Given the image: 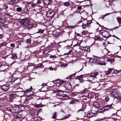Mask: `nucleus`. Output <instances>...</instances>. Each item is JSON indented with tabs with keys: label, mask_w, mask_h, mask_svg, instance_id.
Masks as SVG:
<instances>
[{
	"label": "nucleus",
	"mask_w": 121,
	"mask_h": 121,
	"mask_svg": "<svg viewBox=\"0 0 121 121\" xmlns=\"http://www.w3.org/2000/svg\"><path fill=\"white\" fill-rule=\"evenodd\" d=\"M64 82L63 84L66 83V85L65 86L66 88L69 90H70L72 89V87L71 84L70 83L67 82Z\"/></svg>",
	"instance_id": "obj_7"
},
{
	"label": "nucleus",
	"mask_w": 121,
	"mask_h": 121,
	"mask_svg": "<svg viewBox=\"0 0 121 121\" xmlns=\"http://www.w3.org/2000/svg\"><path fill=\"white\" fill-rule=\"evenodd\" d=\"M87 92V90L86 88H85L83 90H82V92L83 93H85Z\"/></svg>",
	"instance_id": "obj_37"
},
{
	"label": "nucleus",
	"mask_w": 121,
	"mask_h": 121,
	"mask_svg": "<svg viewBox=\"0 0 121 121\" xmlns=\"http://www.w3.org/2000/svg\"><path fill=\"white\" fill-rule=\"evenodd\" d=\"M110 95L112 97H114L115 99L117 98L118 95V93L116 91L114 90L111 93Z\"/></svg>",
	"instance_id": "obj_5"
},
{
	"label": "nucleus",
	"mask_w": 121,
	"mask_h": 121,
	"mask_svg": "<svg viewBox=\"0 0 121 121\" xmlns=\"http://www.w3.org/2000/svg\"><path fill=\"white\" fill-rule=\"evenodd\" d=\"M105 110V108H104V107L98 109L97 110V112H98L101 113L104 112Z\"/></svg>",
	"instance_id": "obj_21"
},
{
	"label": "nucleus",
	"mask_w": 121,
	"mask_h": 121,
	"mask_svg": "<svg viewBox=\"0 0 121 121\" xmlns=\"http://www.w3.org/2000/svg\"><path fill=\"white\" fill-rule=\"evenodd\" d=\"M12 113H15L19 112L20 111L21 108L18 107H13Z\"/></svg>",
	"instance_id": "obj_6"
},
{
	"label": "nucleus",
	"mask_w": 121,
	"mask_h": 121,
	"mask_svg": "<svg viewBox=\"0 0 121 121\" xmlns=\"http://www.w3.org/2000/svg\"><path fill=\"white\" fill-rule=\"evenodd\" d=\"M75 74H72L71 75H70L69 77H68L67 78V79H70L72 77H74L75 76L74 75Z\"/></svg>",
	"instance_id": "obj_39"
},
{
	"label": "nucleus",
	"mask_w": 121,
	"mask_h": 121,
	"mask_svg": "<svg viewBox=\"0 0 121 121\" xmlns=\"http://www.w3.org/2000/svg\"><path fill=\"white\" fill-rule=\"evenodd\" d=\"M8 7V6L7 5H4L3 7V9H5L6 10L7 9Z\"/></svg>",
	"instance_id": "obj_50"
},
{
	"label": "nucleus",
	"mask_w": 121,
	"mask_h": 121,
	"mask_svg": "<svg viewBox=\"0 0 121 121\" xmlns=\"http://www.w3.org/2000/svg\"><path fill=\"white\" fill-rule=\"evenodd\" d=\"M97 64L100 65H105V63H103L102 62H98Z\"/></svg>",
	"instance_id": "obj_48"
},
{
	"label": "nucleus",
	"mask_w": 121,
	"mask_h": 121,
	"mask_svg": "<svg viewBox=\"0 0 121 121\" xmlns=\"http://www.w3.org/2000/svg\"><path fill=\"white\" fill-rule=\"evenodd\" d=\"M17 96V95L14 93H12V94L10 95V98L11 99H13V98H15Z\"/></svg>",
	"instance_id": "obj_15"
},
{
	"label": "nucleus",
	"mask_w": 121,
	"mask_h": 121,
	"mask_svg": "<svg viewBox=\"0 0 121 121\" xmlns=\"http://www.w3.org/2000/svg\"><path fill=\"white\" fill-rule=\"evenodd\" d=\"M32 90V87L31 86L30 88L26 90V91L27 92H29L30 91Z\"/></svg>",
	"instance_id": "obj_49"
},
{
	"label": "nucleus",
	"mask_w": 121,
	"mask_h": 121,
	"mask_svg": "<svg viewBox=\"0 0 121 121\" xmlns=\"http://www.w3.org/2000/svg\"><path fill=\"white\" fill-rule=\"evenodd\" d=\"M79 81L80 83H83V82H84V81H84L83 80V79H81V80H80Z\"/></svg>",
	"instance_id": "obj_56"
},
{
	"label": "nucleus",
	"mask_w": 121,
	"mask_h": 121,
	"mask_svg": "<svg viewBox=\"0 0 121 121\" xmlns=\"http://www.w3.org/2000/svg\"><path fill=\"white\" fill-rule=\"evenodd\" d=\"M95 39L97 40H99L100 39L99 38L97 37H95Z\"/></svg>",
	"instance_id": "obj_55"
},
{
	"label": "nucleus",
	"mask_w": 121,
	"mask_h": 121,
	"mask_svg": "<svg viewBox=\"0 0 121 121\" xmlns=\"http://www.w3.org/2000/svg\"><path fill=\"white\" fill-rule=\"evenodd\" d=\"M10 45L11 47H14L15 46V45L14 43H11L10 44Z\"/></svg>",
	"instance_id": "obj_60"
},
{
	"label": "nucleus",
	"mask_w": 121,
	"mask_h": 121,
	"mask_svg": "<svg viewBox=\"0 0 121 121\" xmlns=\"http://www.w3.org/2000/svg\"><path fill=\"white\" fill-rule=\"evenodd\" d=\"M46 15L47 17L51 18L54 16V13L52 12L48 11L46 13Z\"/></svg>",
	"instance_id": "obj_9"
},
{
	"label": "nucleus",
	"mask_w": 121,
	"mask_h": 121,
	"mask_svg": "<svg viewBox=\"0 0 121 121\" xmlns=\"http://www.w3.org/2000/svg\"><path fill=\"white\" fill-rule=\"evenodd\" d=\"M42 104H36L35 106V107L37 108H39L40 107H41L42 106Z\"/></svg>",
	"instance_id": "obj_35"
},
{
	"label": "nucleus",
	"mask_w": 121,
	"mask_h": 121,
	"mask_svg": "<svg viewBox=\"0 0 121 121\" xmlns=\"http://www.w3.org/2000/svg\"><path fill=\"white\" fill-rule=\"evenodd\" d=\"M82 22V20H81L80 21H79L78 22V24H79V23H81Z\"/></svg>",
	"instance_id": "obj_62"
},
{
	"label": "nucleus",
	"mask_w": 121,
	"mask_h": 121,
	"mask_svg": "<svg viewBox=\"0 0 121 121\" xmlns=\"http://www.w3.org/2000/svg\"><path fill=\"white\" fill-rule=\"evenodd\" d=\"M117 19L119 23L121 24V18L119 17H117Z\"/></svg>",
	"instance_id": "obj_34"
},
{
	"label": "nucleus",
	"mask_w": 121,
	"mask_h": 121,
	"mask_svg": "<svg viewBox=\"0 0 121 121\" xmlns=\"http://www.w3.org/2000/svg\"><path fill=\"white\" fill-rule=\"evenodd\" d=\"M101 34L104 37L106 38L107 39L110 36L109 35V33L105 30H102L101 32Z\"/></svg>",
	"instance_id": "obj_4"
},
{
	"label": "nucleus",
	"mask_w": 121,
	"mask_h": 121,
	"mask_svg": "<svg viewBox=\"0 0 121 121\" xmlns=\"http://www.w3.org/2000/svg\"><path fill=\"white\" fill-rule=\"evenodd\" d=\"M13 107H10L8 108H7V111H9L12 113V112L13 111Z\"/></svg>",
	"instance_id": "obj_29"
},
{
	"label": "nucleus",
	"mask_w": 121,
	"mask_h": 121,
	"mask_svg": "<svg viewBox=\"0 0 121 121\" xmlns=\"http://www.w3.org/2000/svg\"><path fill=\"white\" fill-rule=\"evenodd\" d=\"M28 4L29 7H34L36 6V4H34L33 2H29Z\"/></svg>",
	"instance_id": "obj_20"
},
{
	"label": "nucleus",
	"mask_w": 121,
	"mask_h": 121,
	"mask_svg": "<svg viewBox=\"0 0 121 121\" xmlns=\"http://www.w3.org/2000/svg\"><path fill=\"white\" fill-rule=\"evenodd\" d=\"M120 72H121V69L120 70H115L113 72L115 74L118 73Z\"/></svg>",
	"instance_id": "obj_33"
},
{
	"label": "nucleus",
	"mask_w": 121,
	"mask_h": 121,
	"mask_svg": "<svg viewBox=\"0 0 121 121\" xmlns=\"http://www.w3.org/2000/svg\"><path fill=\"white\" fill-rule=\"evenodd\" d=\"M37 67H41L42 68L43 67V65L42 64H39L37 66Z\"/></svg>",
	"instance_id": "obj_51"
},
{
	"label": "nucleus",
	"mask_w": 121,
	"mask_h": 121,
	"mask_svg": "<svg viewBox=\"0 0 121 121\" xmlns=\"http://www.w3.org/2000/svg\"><path fill=\"white\" fill-rule=\"evenodd\" d=\"M0 21L1 23H4L6 21V19L5 18H2L1 19Z\"/></svg>",
	"instance_id": "obj_32"
},
{
	"label": "nucleus",
	"mask_w": 121,
	"mask_h": 121,
	"mask_svg": "<svg viewBox=\"0 0 121 121\" xmlns=\"http://www.w3.org/2000/svg\"><path fill=\"white\" fill-rule=\"evenodd\" d=\"M119 26H117L116 27H115L113 28V30H114V29H115L116 28H119Z\"/></svg>",
	"instance_id": "obj_63"
},
{
	"label": "nucleus",
	"mask_w": 121,
	"mask_h": 121,
	"mask_svg": "<svg viewBox=\"0 0 121 121\" xmlns=\"http://www.w3.org/2000/svg\"><path fill=\"white\" fill-rule=\"evenodd\" d=\"M98 120V121H114L113 120L111 119H100Z\"/></svg>",
	"instance_id": "obj_24"
},
{
	"label": "nucleus",
	"mask_w": 121,
	"mask_h": 121,
	"mask_svg": "<svg viewBox=\"0 0 121 121\" xmlns=\"http://www.w3.org/2000/svg\"><path fill=\"white\" fill-rule=\"evenodd\" d=\"M50 57L51 58H53L56 57V56L55 55H51L50 56Z\"/></svg>",
	"instance_id": "obj_59"
},
{
	"label": "nucleus",
	"mask_w": 121,
	"mask_h": 121,
	"mask_svg": "<svg viewBox=\"0 0 121 121\" xmlns=\"http://www.w3.org/2000/svg\"><path fill=\"white\" fill-rule=\"evenodd\" d=\"M56 112H55L54 114L53 115L52 117V118L53 119H55L56 117Z\"/></svg>",
	"instance_id": "obj_40"
},
{
	"label": "nucleus",
	"mask_w": 121,
	"mask_h": 121,
	"mask_svg": "<svg viewBox=\"0 0 121 121\" xmlns=\"http://www.w3.org/2000/svg\"><path fill=\"white\" fill-rule=\"evenodd\" d=\"M17 10V11L20 12L22 10V8L20 7H18L16 9Z\"/></svg>",
	"instance_id": "obj_47"
},
{
	"label": "nucleus",
	"mask_w": 121,
	"mask_h": 121,
	"mask_svg": "<svg viewBox=\"0 0 121 121\" xmlns=\"http://www.w3.org/2000/svg\"><path fill=\"white\" fill-rule=\"evenodd\" d=\"M92 22V21L91 20H87L86 22V24L87 25H89L91 24Z\"/></svg>",
	"instance_id": "obj_41"
},
{
	"label": "nucleus",
	"mask_w": 121,
	"mask_h": 121,
	"mask_svg": "<svg viewBox=\"0 0 121 121\" xmlns=\"http://www.w3.org/2000/svg\"><path fill=\"white\" fill-rule=\"evenodd\" d=\"M117 99L119 100H121V96H119L118 95L117 97Z\"/></svg>",
	"instance_id": "obj_52"
},
{
	"label": "nucleus",
	"mask_w": 121,
	"mask_h": 121,
	"mask_svg": "<svg viewBox=\"0 0 121 121\" xmlns=\"http://www.w3.org/2000/svg\"><path fill=\"white\" fill-rule=\"evenodd\" d=\"M82 7L81 6H79L77 7V9H81L82 8Z\"/></svg>",
	"instance_id": "obj_57"
},
{
	"label": "nucleus",
	"mask_w": 121,
	"mask_h": 121,
	"mask_svg": "<svg viewBox=\"0 0 121 121\" xmlns=\"http://www.w3.org/2000/svg\"><path fill=\"white\" fill-rule=\"evenodd\" d=\"M44 31V30H43L39 29L38 32H36V33H35V34L36 35L37 34H39V35L38 36V37L40 36V35H42V34H43V32Z\"/></svg>",
	"instance_id": "obj_11"
},
{
	"label": "nucleus",
	"mask_w": 121,
	"mask_h": 121,
	"mask_svg": "<svg viewBox=\"0 0 121 121\" xmlns=\"http://www.w3.org/2000/svg\"><path fill=\"white\" fill-rule=\"evenodd\" d=\"M81 42L80 41H78L77 42V45L78 46H79L81 43Z\"/></svg>",
	"instance_id": "obj_58"
},
{
	"label": "nucleus",
	"mask_w": 121,
	"mask_h": 121,
	"mask_svg": "<svg viewBox=\"0 0 121 121\" xmlns=\"http://www.w3.org/2000/svg\"><path fill=\"white\" fill-rule=\"evenodd\" d=\"M113 104H112L110 105H105L104 107V108H105V109H109L111 108Z\"/></svg>",
	"instance_id": "obj_19"
},
{
	"label": "nucleus",
	"mask_w": 121,
	"mask_h": 121,
	"mask_svg": "<svg viewBox=\"0 0 121 121\" xmlns=\"http://www.w3.org/2000/svg\"><path fill=\"white\" fill-rule=\"evenodd\" d=\"M31 40L30 39H29L26 40V43L28 44H30L31 42Z\"/></svg>",
	"instance_id": "obj_38"
},
{
	"label": "nucleus",
	"mask_w": 121,
	"mask_h": 121,
	"mask_svg": "<svg viewBox=\"0 0 121 121\" xmlns=\"http://www.w3.org/2000/svg\"><path fill=\"white\" fill-rule=\"evenodd\" d=\"M14 117L16 118L20 119L21 118L22 116L20 115L17 114V115H14Z\"/></svg>",
	"instance_id": "obj_22"
},
{
	"label": "nucleus",
	"mask_w": 121,
	"mask_h": 121,
	"mask_svg": "<svg viewBox=\"0 0 121 121\" xmlns=\"http://www.w3.org/2000/svg\"><path fill=\"white\" fill-rule=\"evenodd\" d=\"M70 114H68L67 116H65L64 118L65 119H67V118L69 117H70Z\"/></svg>",
	"instance_id": "obj_53"
},
{
	"label": "nucleus",
	"mask_w": 121,
	"mask_h": 121,
	"mask_svg": "<svg viewBox=\"0 0 121 121\" xmlns=\"http://www.w3.org/2000/svg\"><path fill=\"white\" fill-rule=\"evenodd\" d=\"M53 82L54 84H56L59 83L60 84H61L64 83V82H65L64 81H61L60 80L57 79L52 81Z\"/></svg>",
	"instance_id": "obj_8"
},
{
	"label": "nucleus",
	"mask_w": 121,
	"mask_h": 121,
	"mask_svg": "<svg viewBox=\"0 0 121 121\" xmlns=\"http://www.w3.org/2000/svg\"><path fill=\"white\" fill-rule=\"evenodd\" d=\"M93 105L94 106L97 108H98L100 106L99 104L97 102H95L93 103Z\"/></svg>",
	"instance_id": "obj_16"
},
{
	"label": "nucleus",
	"mask_w": 121,
	"mask_h": 121,
	"mask_svg": "<svg viewBox=\"0 0 121 121\" xmlns=\"http://www.w3.org/2000/svg\"><path fill=\"white\" fill-rule=\"evenodd\" d=\"M113 69H108V71H107L106 72V73L107 74H110L111 72L112 71Z\"/></svg>",
	"instance_id": "obj_27"
},
{
	"label": "nucleus",
	"mask_w": 121,
	"mask_h": 121,
	"mask_svg": "<svg viewBox=\"0 0 121 121\" xmlns=\"http://www.w3.org/2000/svg\"><path fill=\"white\" fill-rule=\"evenodd\" d=\"M82 34L84 35H86L87 33V31L85 30L82 32Z\"/></svg>",
	"instance_id": "obj_46"
},
{
	"label": "nucleus",
	"mask_w": 121,
	"mask_h": 121,
	"mask_svg": "<svg viewBox=\"0 0 121 121\" xmlns=\"http://www.w3.org/2000/svg\"><path fill=\"white\" fill-rule=\"evenodd\" d=\"M82 50H84L85 51V47H83L82 46H80L79 47Z\"/></svg>",
	"instance_id": "obj_45"
},
{
	"label": "nucleus",
	"mask_w": 121,
	"mask_h": 121,
	"mask_svg": "<svg viewBox=\"0 0 121 121\" xmlns=\"http://www.w3.org/2000/svg\"><path fill=\"white\" fill-rule=\"evenodd\" d=\"M66 92L65 91H62L61 90H57V94L59 96H60L62 100L68 99L69 97L67 94H65Z\"/></svg>",
	"instance_id": "obj_1"
},
{
	"label": "nucleus",
	"mask_w": 121,
	"mask_h": 121,
	"mask_svg": "<svg viewBox=\"0 0 121 121\" xmlns=\"http://www.w3.org/2000/svg\"><path fill=\"white\" fill-rule=\"evenodd\" d=\"M98 74V72H96L93 74V75H90L89 76V78H95L96 77Z\"/></svg>",
	"instance_id": "obj_13"
},
{
	"label": "nucleus",
	"mask_w": 121,
	"mask_h": 121,
	"mask_svg": "<svg viewBox=\"0 0 121 121\" xmlns=\"http://www.w3.org/2000/svg\"><path fill=\"white\" fill-rule=\"evenodd\" d=\"M111 13H106L105 15H103L102 16V17H101V18H102V19H104V17H105L106 16H107V15H109V14H110Z\"/></svg>",
	"instance_id": "obj_44"
},
{
	"label": "nucleus",
	"mask_w": 121,
	"mask_h": 121,
	"mask_svg": "<svg viewBox=\"0 0 121 121\" xmlns=\"http://www.w3.org/2000/svg\"><path fill=\"white\" fill-rule=\"evenodd\" d=\"M16 2V0H11L8 3L9 4H13L15 3Z\"/></svg>",
	"instance_id": "obj_25"
},
{
	"label": "nucleus",
	"mask_w": 121,
	"mask_h": 121,
	"mask_svg": "<svg viewBox=\"0 0 121 121\" xmlns=\"http://www.w3.org/2000/svg\"><path fill=\"white\" fill-rule=\"evenodd\" d=\"M75 101L74 100H72L69 102V104H75Z\"/></svg>",
	"instance_id": "obj_36"
},
{
	"label": "nucleus",
	"mask_w": 121,
	"mask_h": 121,
	"mask_svg": "<svg viewBox=\"0 0 121 121\" xmlns=\"http://www.w3.org/2000/svg\"><path fill=\"white\" fill-rule=\"evenodd\" d=\"M83 111V110L82 108H81V109H80L79 110H78L77 111V112H79V111Z\"/></svg>",
	"instance_id": "obj_61"
},
{
	"label": "nucleus",
	"mask_w": 121,
	"mask_h": 121,
	"mask_svg": "<svg viewBox=\"0 0 121 121\" xmlns=\"http://www.w3.org/2000/svg\"><path fill=\"white\" fill-rule=\"evenodd\" d=\"M1 88L4 91H7L9 89V86L7 85H4L1 86Z\"/></svg>",
	"instance_id": "obj_10"
},
{
	"label": "nucleus",
	"mask_w": 121,
	"mask_h": 121,
	"mask_svg": "<svg viewBox=\"0 0 121 121\" xmlns=\"http://www.w3.org/2000/svg\"><path fill=\"white\" fill-rule=\"evenodd\" d=\"M105 58L106 59L108 58L107 61H109L111 63L113 62L115 60L114 58H111L109 59L108 57H105Z\"/></svg>",
	"instance_id": "obj_18"
},
{
	"label": "nucleus",
	"mask_w": 121,
	"mask_h": 121,
	"mask_svg": "<svg viewBox=\"0 0 121 121\" xmlns=\"http://www.w3.org/2000/svg\"><path fill=\"white\" fill-rule=\"evenodd\" d=\"M43 1V3L46 5L49 4L52 2V0H44Z\"/></svg>",
	"instance_id": "obj_12"
},
{
	"label": "nucleus",
	"mask_w": 121,
	"mask_h": 121,
	"mask_svg": "<svg viewBox=\"0 0 121 121\" xmlns=\"http://www.w3.org/2000/svg\"><path fill=\"white\" fill-rule=\"evenodd\" d=\"M95 115V114L92 112L89 113L87 115V117L89 118H91Z\"/></svg>",
	"instance_id": "obj_17"
},
{
	"label": "nucleus",
	"mask_w": 121,
	"mask_h": 121,
	"mask_svg": "<svg viewBox=\"0 0 121 121\" xmlns=\"http://www.w3.org/2000/svg\"><path fill=\"white\" fill-rule=\"evenodd\" d=\"M36 3L40 6H42L43 5V0H37Z\"/></svg>",
	"instance_id": "obj_14"
},
{
	"label": "nucleus",
	"mask_w": 121,
	"mask_h": 121,
	"mask_svg": "<svg viewBox=\"0 0 121 121\" xmlns=\"http://www.w3.org/2000/svg\"><path fill=\"white\" fill-rule=\"evenodd\" d=\"M47 85V84H42V86H43L44 85V86H46Z\"/></svg>",
	"instance_id": "obj_64"
},
{
	"label": "nucleus",
	"mask_w": 121,
	"mask_h": 121,
	"mask_svg": "<svg viewBox=\"0 0 121 121\" xmlns=\"http://www.w3.org/2000/svg\"><path fill=\"white\" fill-rule=\"evenodd\" d=\"M83 77V75H80L79 76H77L76 78L77 79L79 80H81V78H82Z\"/></svg>",
	"instance_id": "obj_26"
},
{
	"label": "nucleus",
	"mask_w": 121,
	"mask_h": 121,
	"mask_svg": "<svg viewBox=\"0 0 121 121\" xmlns=\"http://www.w3.org/2000/svg\"><path fill=\"white\" fill-rule=\"evenodd\" d=\"M60 34V33L58 31H56L54 32V34L55 36L57 37H59Z\"/></svg>",
	"instance_id": "obj_28"
},
{
	"label": "nucleus",
	"mask_w": 121,
	"mask_h": 121,
	"mask_svg": "<svg viewBox=\"0 0 121 121\" xmlns=\"http://www.w3.org/2000/svg\"><path fill=\"white\" fill-rule=\"evenodd\" d=\"M17 57V56L15 53H13L12 54V58L13 59H15Z\"/></svg>",
	"instance_id": "obj_23"
},
{
	"label": "nucleus",
	"mask_w": 121,
	"mask_h": 121,
	"mask_svg": "<svg viewBox=\"0 0 121 121\" xmlns=\"http://www.w3.org/2000/svg\"><path fill=\"white\" fill-rule=\"evenodd\" d=\"M90 61H92V62H95V63H97V60H95L94 59H92L90 60Z\"/></svg>",
	"instance_id": "obj_43"
},
{
	"label": "nucleus",
	"mask_w": 121,
	"mask_h": 121,
	"mask_svg": "<svg viewBox=\"0 0 121 121\" xmlns=\"http://www.w3.org/2000/svg\"><path fill=\"white\" fill-rule=\"evenodd\" d=\"M20 22L22 25L25 27L29 23H30V21L29 19L26 18L21 20Z\"/></svg>",
	"instance_id": "obj_2"
},
{
	"label": "nucleus",
	"mask_w": 121,
	"mask_h": 121,
	"mask_svg": "<svg viewBox=\"0 0 121 121\" xmlns=\"http://www.w3.org/2000/svg\"><path fill=\"white\" fill-rule=\"evenodd\" d=\"M37 26V24H36L29 23L28 24H27L24 27L25 29L29 30L33 27H35Z\"/></svg>",
	"instance_id": "obj_3"
},
{
	"label": "nucleus",
	"mask_w": 121,
	"mask_h": 121,
	"mask_svg": "<svg viewBox=\"0 0 121 121\" xmlns=\"http://www.w3.org/2000/svg\"><path fill=\"white\" fill-rule=\"evenodd\" d=\"M64 4V5L66 6H68L70 5V4L68 2H65Z\"/></svg>",
	"instance_id": "obj_31"
},
{
	"label": "nucleus",
	"mask_w": 121,
	"mask_h": 121,
	"mask_svg": "<svg viewBox=\"0 0 121 121\" xmlns=\"http://www.w3.org/2000/svg\"><path fill=\"white\" fill-rule=\"evenodd\" d=\"M85 51H88V50L89 49V47H85Z\"/></svg>",
	"instance_id": "obj_54"
},
{
	"label": "nucleus",
	"mask_w": 121,
	"mask_h": 121,
	"mask_svg": "<svg viewBox=\"0 0 121 121\" xmlns=\"http://www.w3.org/2000/svg\"><path fill=\"white\" fill-rule=\"evenodd\" d=\"M109 99L108 96H106L105 98V99L106 102H108Z\"/></svg>",
	"instance_id": "obj_42"
},
{
	"label": "nucleus",
	"mask_w": 121,
	"mask_h": 121,
	"mask_svg": "<svg viewBox=\"0 0 121 121\" xmlns=\"http://www.w3.org/2000/svg\"><path fill=\"white\" fill-rule=\"evenodd\" d=\"M82 26V28L83 29H85L86 27H88L87 24H84L83 23Z\"/></svg>",
	"instance_id": "obj_30"
}]
</instances>
